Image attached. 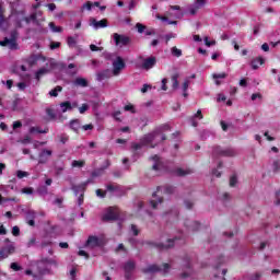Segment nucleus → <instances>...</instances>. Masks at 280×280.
<instances>
[{"mask_svg":"<svg viewBox=\"0 0 280 280\" xmlns=\"http://www.w3.org/2000/svg\"><path fill=\"white\" fill-rule=\"evenodd\" d=\"M237 153L235 152V149L233 148H225L222 149V147L217 145L212 149V156H235Z\"/></svg>","mask_w":280,"mask_h":280,"instance_id":"obj_1","label":"nucleus"},{"mask_svg":"<svg viewBox=\"0 0 280 280\" xmlns=\"http://www.w3.org/2000/svg\"><path fill=\"white\" fill-rule=\"evenodd\" d=\"M1 47H8L9 49L16 50L19 49V43H16V33L11 34V38L5 37L3 40H0Z\"/></svg>","mask_w":280,"mask_h":280,"instance_id":"obj_2","label":"nucleus"},{"mask_svg":"<svg viewBox=\"0 0 280 280\" xmlns=\"http://www.w3.org/2000/svg\"><path fill=\"white\" fill-rule=\"evenodd\" d=\"M113 38L117 47H127V45L132 40L129 36L120 35L119 33H114Z\"/></svg>","mask_w":280,"mask_h":280,"instance_id":"obj_3","label":"nucleus"},{"mask_svg":"<svg viewBox=\"0 0 280 280\" xmlns=\"http://www.w3.org/2000/svg\"><path fill=\"white\" fill-rule=\"evenodd\" d=\"M126 69V61L121 57H117L113 62V75H119Z\"/></svg>","mask_w":280,"mask_h":280,"instance_id":"obj_4","label":"nucleus"},{"mask_svg":"<svg viewBox=\"0 0 280 280\" xmlns=\"http://www.w3.org/2000/svg\"><path fill=\"white\" fill-rule=\"evenodd\" d=\"M115 220H119V213L117 212V209L108 208L107 212L103 215V221L110 222Z\"/></svg>","mask_w":280,"mask_h":280,"instance_id":"obj_5","label":"nucleus"},{"mask_svg":"<svg viewBox=\"0 0 280 280\" xmlns=\"http://www.w3.org/2000/svg\"><path fill=\"white\" fill-rule=\"evenodd\" d=\"M155 66H156V57L151 56L142 60L141 68L144 69V71H150V69H154Z\"/></svg>","mask_w":280,"mask_h":280,"instance_id":"obj_6","label":"nucleus"},{"mask_svg":"<svg viewBox=\"0 0 280 280\" xmlns=\"http://www.w3.org/2000/svg\"><path fill=\"white\" fill-rule=\"evenodd\" d=\"M16 248L14 245H7L0 249V259H8L10 255H14Z\"/></svg>","mask_w":280,"mask_h":280,"instance_id":"obj_7","label":"nucleus"},{"mask_svg":"<svg viewBox=\"0 0 280 280\" xmlns=\"http://www.w3.org/2000/svg\"><path fill=\"white\" fill-rule=\"evenodd\" d=\"M158 136H159V131L147 133L140 139V143L142 145H150V143H152V141H154V139H156Z\"/></svg>","mask_w":280,"mask_h":280,"instance_id":"obj_8","label":"nucleus"},{"mask_svg":"<svg viewBox=\"0 0 280 280\" xmlns=\"http://www.w3.org/2000/svg\"><path fill=\"white\" fill-rule=\"evenodd\" d=\"M85 246H89L90 248H98V246H102V240L97 236H89Z\"/></svg>","mask_w":280,"mask_h":280,"instance_id":"obj_9","label":"nucleus"},{"mask_svg":"<svg viewBox=\"0 0 280 280\" xmlns=\"http://www.w3.org/2000/svg\"><path fill=\"white\" fill-rule=\"evenodd\" d=\"M51 154H54L51 150L44 149L38 155V163L45 165V163L49 161V156H51Z\"/></svg>","mask_w":280,"mask_h":280,"instance_id":"obj_10","label":"nucleus"},{"mask_svg":"<svg viewBox=\"0 0 280 280\" xmlns=\"http://www.w3.org/2000/svg\"><path fill=\"white\" fill-rule=\"evenodd\" d=\"M89 183H91V180H88L80 185H73L72 191H74V196H78L79 194H84V191H86V185H89Z\"/></svg>","mask_w":280,"mask_h":280,"instance_id":"obj_11","label":"nucleus"},{"mask_svg":"<svg viewBox=\"0 0 280 280\" xmlns=\"http://www.w3.org/2000/svg\"><path fill=\"white\" fill-rule=\"evenodd\" d=\"M91 25H93V27L95 30H100V28H104V27H108V20L103 19L101 21H97L95 19L91 20Z\"/></svg>","mask_w":280,"mask_h":280,"instance_id":"obj_12","label":"nucleus"},{"mask_svg":"<svg viewBox=\"0 0 280 280\" xmlns=\"http://www.w3.org/2000/svg\"><path fill=\"white\" fill-rule=\"evenodd\" d=\"M135 268H137V264L135 262V260H128L124 266L125 277H130V272H132Z\"/></svg>","mask_w":280,"mask_h":280,"instance_id":"obj_13","label":"nucleus"},{"mask_svg":"<svg viewBox=\"0 0 280 280\" xmlns=\"http://www.w3.org/2000/svg\"><path fill=\"white\" fill-rule=\"evenodd\" d=\"M184 224L189 231L192 232L199 231L200 229V224L198 223V221L186 220Z\"/></svg>","mask_w":280,"mask_h":280,"instance_id":"obj_14","label":"nucleus"},{"mask_svg":"<svg viewBox=\"0 0 280 280\" xmlns=\"http://www.w3.org/2000/svg\"><path fill=\"white\" fill-rule=\"evenodd\" d=\"M28 132L30 135H47V132H49V128L42 129L40 127H31Z\"/></svg>","mask_w":280,"mask_h":280,"instance_id":"obj_15","label":"nucleus"},{"mask_svg":"<svg viewBox=\"0 0 280 280\" xmlns=\"http://www.w3.org/2000/svg\"><path fill=\"white\" fill-rule=\"evenodd\" d=\"M142 272L144 275H150L152 272H161V267H159L158 265H150L147 268H143Z\"/></svg>","mask_w":280,"mask_h":280,"instance_id":"obj_16","label":"nucleus"},{"mask_svg":"<svg viewBox=\"0 0 280 280\" xmlns=\"http://www.w3.org/2000/svg\"><path fill=\"white\" fill-rule=\"evenodd\" d=\"M265 62H266V60L262 57H257V58L253 59L250 62L252 69L257 70V69H259V66L264 65Z\"/></svg>","mask_w":280,"mask_h":280,"instance_id":"obj_17","label":"nucleus"},{"mask_svg":"<svg viewBox=\"0 0 280 280\" xmlns=\"http://www.w3.org/2000/svg\"><path fill=\"white\" fill-rule=\"evenodd\" d=\"M154 246L156 248H160V250H163V249L167 250V248H172L174 246V240L168 238L167 240V245H165L163 243H160V244H154Z\"/></svg>","mask_w":280,"mask_h":280,"instance_id":"obj_18","label":"nucleus"},{"mask_svg":"<svg viewBox=\"0 0 280 280\" xmlns=\"http://www.w3.org/2000/svg\"><path fill=\"white\" fill-rule=\"evenodd\" d=\"M175 174H176V176H180V177L189 176V174H194V170H191V168H187V170L176 168Z\"/></svg>","mask_w":280,"mask_h":280,"instance_id":"obj_19","label":"nucleus"},{"mask_svg":"<svg viewBox=\"0 0 280 280\" xmlns=\"http://www.w3.org/2000/svg\"><path fill=\"white\" fill-rule=\"evenodd\" d=\"M43 15V11H38V12H33L28 18L31 19V21H33V23H35V25H40V21H38V16Z\"/></svg>","mask_w":280,"mask_h":280,"instance_id":"obj_20","label":"nucleus"},{"mask_svg":"<svg viewBox=\"0 0 280 280\" xmlns=\"http://www.w3.org/2000/svg\"><path fill=\"white\" fill-rule=\"evenodd\" d=\"M178 78H179L178 73H174L171 77L172 90L173 91H176L178 89Z\"/></svg>","mask_w":280,"mask_h":280,"instance_id":"obj_21","label":"nucleus"},{"mask_svg":"<svg viewBox=\"0 0 280 280\" xmlns=\"http://www.w3.org/2000/svg\"><path fill=\"white\" fill-rule=\"evenodd\" d=\"M74 84L77 86H82L83 89H85V86H89V81H86V79L84 78H77Z\"/></svg>","mask_w":280,"mask_h":280,"instance_id":"obj_22","label":"nucleus"},{"mask_svg":"<svg viewBox=\"0 0 280 280\" xmlns=\"http://www.w3.org/2000/svg\"><path fill=\"white\" fill-rule=\"evenodd\" d=\"M70 128L71 130H73V132H78V130H80V120L79 119L71 120Z\"/></svg>","mask_w":280,"mask_h":280,"instance_id":"obj_23","label":"nucleus"},{"mask_svg":"<svg viewBox=\"0 0 280 280\" xmlns=\"http://www.w3.org/2000/svg\"><path fill=\"white\" fill-rule=\"evenodd\" d=\"M60 107L62 108V113H67V110H71L73 107L71 106V102L66 101L60 103Z\"/></svg>","mask_w":280,"mask_h":280,"instance_id":"obj_24","label":"nucleus"},{"mask_svg":"<svg viewBox=\"0 0 280 280\" xmlns=\"http://www.w3.org/2000/svg\"><path fill=\"white\" fill-rule=\"evenodd\" d=\"M86 165V161L84 160H73L71 163V167H84Z\"/></svg>","mask_w":280,"mask_h":280,"instance_id":"obj_25","label":"nucleus"},{"mask_svg":"<svg viewBox=\"0 0 280 280\" xmlns=\"http://www.w3.org/2000/svg\"><path fill=\"white\" fill-rule=\"evenodd\" d=\"M108 78H110V71H108V70H105L97 74V80H100V82H102V80H106Z\"/></svg>","mask_w":280,"mask_h":280,"instance_id":"obj_26","label":"nucleus"},{"mask_svg":"<svg viewBox=\"0 0 280 280\" xmlns=\"http://www.w3.org/2000/svg\"><path fill=\"white\" fill-rule=\"evenodd\" d=\"M46 73H49V70L46 68H40L36 73H35V79L37 81H40L42 75H46Z\"/></svg>","mask_w":280,"mask_h":280,"instance_id":"obj_27","label":"nucleus"},{"mask_svg":"<svg viewBox=\"0 0 280 280\" xmlns=\"http://www.w3.org/2000/svg\"><path fill=\"white\" fill-rule=\"evenodd\" d=\"M58 93H62V86L57 85L49 92L50 97H58Z\"/></svg>","mask_w":280,"mask_h":280,"instance_id":"obj_28","label":"nucleus"},{"mask_svg":"<svg viewBox=\"0 0 280 280\" xmlns=\"http://www.w3.org/2000/svg\"><path fill=\"white\" fill-rule=\"evenodd\" d=\"M5 11L3 8L0 7V30L3 28V25H5Z\"/></svg>","mask_w":280,"mask_h":280,"instance_id":"obj_29","label":"nucleus"},{"mask_svg":"<svg viewBox=\"0 0 280 280\" xmlns=\"http://www.w3.org/2000/svg\"><path fill=\"white\" fill-rule=\"evenodd\" d=\"M67 45L68 47H75V45H78V40L75 39V37L69 36L67 38Z\"/></svg>","mask_w":280,"mask_h":280,"instance_id":"obj_30","label":"nucleus"},{"mask_svg":"<svg viewBox=\"0 0 280 280\" xmlns=\"http://www.w3.org/2000/svg\"><path fill=\"white\" fill-rule=\"evenodd\" d=\"M162 202H163V197H160V198H158V200H151L150 201V205H151V207H152V209H156V207H159V205H162Z\"/></svg>","mask_w":280,"mask_h":280,"instance_id":"obj_31","label":"nucleus"},{"mask_svg":"<svg viewBox=\"0 0 280 280\" xmlns=\"http://www.w3.org/2000/svg\"><path fill=\"white\" fill-rule=\"evenodd\" d=\"M171 51L175 58H180V56H183V50L178 49L176 46H174Z\"/></svg>","mask_w":280,"mask_h":280,"instance_id":"obj_32","label":"nucleus"},{"mask_svg":"<svg viewBox=\"0 0 280 280\" xmlns=\"http://www.w3.org/2000/svg\"><path fill=\"white\" fill-rule=\"evenodd\" d=\"M175 189L176 188L174 186L166 185L164 186V194H166L167 196H171V194H174Z\"/></svg>","mask_w":280,"mask_h":280,"instance_id":"obj_33","label":"nucleus"},{"mask_svg":"<svg viewBox=\"0 0 280 280\" xmlns=\"http://www.w3.org/2000/svg\"><path fill=\"white\" fill-rule=\"evenodd\" d=\"M102 174H104L103 167L93 171L91 176H92V178H97L98 176H102Z\"/></svg>","mask_w":280,"mask_h":280,"instance_id":"obj_34","label":"nucleus"},{"mask_svg":"<svg viewBox=\"0 0 280 280\" xmlns=\"http://www.w3.org/2000/svg\"><path fill=\"white\" fill-rule=\"evenodd\" d=\"M48 25H49L51 32H55V33L62 32V27L56 26V23H54V22H50Z\"/></svg>","mask_w":280,"mask_h":280,"instance_id":"obj_35","label":"nucleus"},{"mask_svg":"<svg viewBox=\"0 0 280 280\" xmlns=\"http://www.w3.org/2000/svg\"><path fill=\"white\" fill-rule=\"evenodd\" d=\"M191 259L186 255L184 257V267L187 268V270H191Z\"/></svg>","mask_w":280,"mask_h":280,"instance_id":"obj_36","label":"nucleus"},{"mask_svg":"<svg viewBox=\"0 0 280 280\" xmlns=\"http://www.w3.org/2000/svg\"><path fill=\"white\" fill-rule=\"evenodd\" d=\"M60 143H62L65 145V143H67V141H69V135L67 133H61L60 136H58Z\"/></svg>","mask_w":280,"mask_h":280,"instance_id":"obj_37","label":"nucleus"},{"mask_svg":"<svg viewBox=\"0 0 280 280\" xmlns=\"http://www.w3.org/2000/svg\"><path fill=\"white\" fill-rule=\"evenodd\" d=\"M46 115H48L49 119H56V112L51 108H46Z\"/></svg>","mask_w":280,"mask_h":280,"instance_id":"obj_38","label":"nucleus"},{"mask_svg":"<svg viewBox=\"0 0 280 280\" xmlns=\"http://www.w3.org/2000/svg\"><path fill=\"white\" fill-rule=\"evenodd\" d=\"M124 110H126L127 113H132V114L137 113V110H135V105H132V104L126 105L124 107Z\"/></svg>","mask_w":280,"mask_h":280,"instance_id":"obj_39","label":"nucleus"},{"mask_svg":"<svg viewBox=\"0 0 280 280\" xmlns=\"http://www.w3.org/2000/svg\"><path fill=\"white\" fill-rule=\"evenodd\" d=\"M136 27H137L139 34H143L145 32V30L148 28L145 25H143L141 23H137Z\"/></svg>","mask_w":280,"mask_h":280,"instance_id":"obj_40","label":"nucleus"},{"mask_svg":"<svg viewBox=\"0 0 280 280\" xmlns=\"http://www.w3.org/2000/svg\"><path fill=\"white\" fill-rule=\"evenodd\" d=\"M226 73L225 72H222V73H219V74H217V73H214V74H212V78H213V80H224V78H226Z\"/></svg>","mask_w":280,"mask_h":280,"instance_id":"obj_41","label":"nucleus"},{"mask_svg":"<svg viewBox=\"0 0 280 280\" xmlns=\"http://www.w3.org/2000/svg\"><path fill=\"white\" fill-rule=\"evenodd\" d=\"M167 130H171L170 125H163V126L160 127L159 130H155V132H158V135H161V132H165Z\"/></svg>","mask_w":280,"mask_h":280,"instance_id":"obj_42","label":"nucleus"},{"mask_svg":"<svg viewBox=\"0 0 280 280\" xmlns=\"http://www.w3.org/2000/svg\"><path fill=\"white\" fill-rule=\"evenodd\" d=\"M237 185V175H232L230 177V187H235Z\"/></svg>","mask_w":280,"mask_h":280,"instance_id":"obj_43","label":"nucleus"},{"mask_svg":"<svg viewBox=\"0 0 280 280\" xmlns=\"http://www.w3.org/2000/svg\"><path fill=\"white\" fill-rule=\"evenodd\" d=\"M86 110H89V104H86V103L82 104V105L79 107V113H80L81 115H84V113H85Z\"/></svg>","mask_w":280,"mask_h":280,"instance_id":"obj_44","label":"nucleus"},{"mask_svg":"<svg viewBox=\"0 0 280 280\" xmlns=\"http://www.w3.org/2000/svg\"><path fill=\"white\" fill-rule=\"evenodd\" d=\"M141 148H143V144L141 142L140 143H135V142L131 143V150H133V152H137V150H141Z\"/></svg>","mask_w":280,"mask_h":280,"instance_id":"obj_45","label":"nucleus"},{"mask_svg":"<svg viewBox=\"0 0 280 280\" xmlns=\"http://www.w3.org/2000/svg\"><path fill=\"white\" fill-rule=\"evenodd\" d=\"M12 235L14 236V237H19L20 235H21V229L19 228V226H13V229H12Z\"/></svg>","mask_w":280,"mask_h":280,"instance_id":"obj_46","label":"nucleus"},{"mask_svg":"<svg viewBox=\"0 0 280 280\" xmlns=\"http://www.w3.org/2000/svg\"><path fill=\"white\" fill-rule=\"evenodd\" d=\"M36 218V212L30 210L26 212V220H34Z\"/></svg>","mask_w":280,"mask_h":280,"instance_id":"obj_47","label":"nucleus"},{"mask_svg":"<svg viewBox=\"0 0 280 280\" xmlns=\"http://www.w3.org/2000/svg\"><path fill=\"white\" fill-rule=\"evenodd\" d=\"M10 268H11V270H14L15 272H19V270H22V267L16 262H12Z\"/></svg>","mask_w":280,"mask_h":280,"instance_id":"obj_48","label":"nucleus"},{"mask_svg":"<svg viewBox=\"0 0 280 280\" xmlns=\"http://www.w3.org/2000/svg\"><path fill=\"white\" fill-rule=\"evenodd\" d=\"M154 34H156V32H154V28H145L144 30L145 36H154Z\"/></svg>","mask_w":280,"mask_h":280,"instance_id":"obj_49","label":"nucleus"},{"mask_svg":"<svg viewBox=\"0 0 280 280\" xmlns=\"http://www.w3.org/2000/svg\"><path fill=\"white\" fill-rule=\"evenodd\" d=\"M16 176L18 178H25L26 176H28V174L25 171H18Z\"/></svg>","mask_w":280,"mask_h":280,"instance_id":"obj_50","label":"nucleus"},{"mask_svg":"<svg viewBox=\"0 0 280 280\" xmlns=\"http://www.w3.org/2000/svg\"><path fill=\"white\" fill-rule=\"evenodd\" d=\"M22 194L32 195V194H34V188L25 187V188L22 189Z\"/></svg>","mask_w":280,"mask_h":280,"instance_id":"obj_51","label":"nucleus"},{"mask_svg":"<svg viewBox=\"0 0 280 280\" xmlns=\"http://www.w3.org/2000/svg\"><path fill=\"white\" fill-rule=\"evenodd\" d=\"M78 255L80 256V257H85V259H89L91 256L89 255V253H86L85 250H82V249H80L79 252H78Z\"/></svg>","mask_w":280,"mask_h":280,"instance_id":"obj_52","label":"nucleus"},{"mask_svg":"<svg viewBox=\"0 0 280 280\" xmlns=\"http://www.w3.org/2000/svg\"><path fill=\"white\" fill-rule=\"evenodd\" d=\"M96 196H98V198H106V191L96 189Z\"/></svg>","mask_w":280,"mask_h":280,"instance_id":"obj_53","label":"nucleus"},{"mask_svg":"<svg viewBox=\"0 0 280 280\" xmlns=\"http://www.w3.org/2000/svg\"><path fill=\"white\" fill-rule=\"evenodd\" d=\"M60 42H51L50 43V49H58L60 48Z\"/></svg>","mask_w":280,"mask_h":280,"instance_id":"obj_54","label":"nucleus"},{"mask_svg":"<svg viewBox=\"0 0 280 280\" xmlns=\"http://www.w3.org/2000/svg\"><path fill=\"white\" fill-rule=\"evenodd\" d=\"M23 127V122H21V120H16L13 122V130H16L18 128H22Z\"/></svg>","mask_w":280,"mask_h":280,"instance_id":"obj_55","label":"nucleus"},{"mask_svg":"<svg viewBox=\"0 0 280 280\" xmlns=\"http://www.w3.org/2000/svg\"><path fill=\"white\" fill-rule=\"evenodd\" d=\"M32 142V138L30 136H25L23 140H21V143H23V145H26V143H31Z\"/></svg>","mask_w":280,"mask_h":280,"instance_id":"obj_56","label":"nucleus"},{"mask_svg":"<svg viewBox=\"0 0 280 280\" xmlns=\"http://www.w3.org/2000/svg\"><path fill=\"white\" fill-rule=\"evenodd\" d=\"M184 205L186 209H194V203L190 200H185Z\"/></svg>","mask_w":280,"mask_h":280,"instance_id":"obj_57","label":"nucleus"},{"mask_svg":"<svg viewBox=\"0 0 280 280\" xmlns=\"http://www.w3.org/2000/svg\"><path fill=\"white\" fill-rule=\"evenodd\" d=\"M196 119H203L205 116L202 115V110L198 109L194 116Z\"/></svg>","mask_w":280,"mask_h":280,"instance_id":"obj_58","label":"nucleus"},{"mask_svg":"<svg viewBox=\"0 0 280 280\" xmlns=\"http://www.w3.org/2000/svg\"><path fill=\"white\" fill-rule=\"evenodd\" d=\"M78 275V270L75 268H72L70 270V277L72 280H75V276Z\"/></svg>","mask_w":280,"mask_h":280,"instance_id":"obj_59","label":"nucleus"},{"mask_svg":"<svg viewBox=\"0 0 280 280\" xmlns=\"http://www.w3.org/2000/svg\"><path fill=\"white\" fill-rule=\"evenodd\" d=\"M83 8H86L89 11L93 10V2L88 1L83 4Z\"/></svg>","mask_w":280,"mask_h":280,"instance_id":"obj_60","label":"nucleus"},{"mask_svg":"<svg viewBox=\"0 0 280 280\" xmlns=\"http://www.w3.org/2000/svg\"><path fill=\"white\" fill-rule=\"evenodd\" d=\"M188 89H189V80H186L183 83V91H184V93H187Z\"/></svg>","mask_w":280,"mask_h":280,"instance_id":"obj_61","label":"nucleus"},{"mask_svg":"<svg viewBox=\"0 0 280 280\" xmlns=\"http://www.w3.org/2000/svg\"><path fill=\"white\" fill-rule=\"evenodd\" d=\"M162 91H167V79H163L162 80V88H161Z\"/></svg>","mask_w":280,"mask_h":280,"instance_id":"obj_62","label":"nucleus"},{"mask_svg":"<svg viewBox=\"0 0 280 280\" xmlns=\"http://www.w3.org/2000/svg\"><path fill=\"white\" fill-rule=\"evenodd\" d=\"M131 231H132L135 236L139 235V229L137 228V225L131 224Z\"/></svg>","mask_w":280,"mask_h":280,"instance_id":"obj_63","label":"nucleus"},{"mask_svg":"<svg viewBox=\"0 0 280 280\" xmlns=\"http://www.w3.org/2000/svg\"><path fill=\"white\" fill-rule=\"evenodd\" d=\"M93 128H94L93 124L82 126V130H93Z\"/></svg>","mask_w":280,"mask_h":280,"instance_id":"obj_64","label":"nucleus"}]
</instances>
